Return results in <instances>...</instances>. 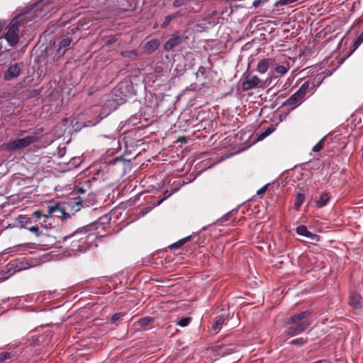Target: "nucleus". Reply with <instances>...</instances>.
Masks as SVG:
<instances>
[{
  "label": "nucleus",
  "mask_w": 363,
  "mask_h": 363,
  "mask_svg": "<svg viewBox=\"0 0 363 363\" xmlns=\"http://www.w3.org/2000/svg\"><path fill=\"white\" fill-rule=\"evenodd\" d=\"M160 41L157 39H153L148 41L143 47L144 52L147 54L153 53L159 47Z\"/></svg>",
  "instance_id": "dca6fc26"
},
{
  "label": "nucleus",
  "mask_w": 363,
  "mask_h": 363,
  "mask_svg": "<svg viewBox=\"0 0 363 363\" xmlns=\"http://www.w3.org/2000/svg\"><path fill=\"white\" fill-rule=\"evenodd\" d=\"M13 357L12 352H0V362H2L6 359H9Z\"/></svg>",
  "instance_id": "72a5a7b5"
},
{
  "label": "nucleus",
  "mask_w": 363,
  "mask_h": 363,
  "mask_svg": "<svg viewBox=\"0 0 363 363\" xmlns=\"http://www.w3.org/2000/svg\"><path fill=\"white\" fill-rule=\"evenodd\" d=\"M281 62V65H279L277 62H272L271 65L272 67H274L273 73L277 77L284 76L290 69L289 60H286L284 62Z\"/></svg>",
  "instance_id": "9b49d317"
},
{
  "label": "nucleus",
  "mask_w": 363,
  "mask_h": 363,
  "mask_svg": "<svg viewBox=\"0 0 363 363\" xmlns=\"http://www.w3.org/2000/svg\"><path fill=\"white\" fill-rule=\"evenodd\" d=\"M241 87L243 91H248L256 88L261 82L260 79L256 76L252 75L248 72H245L241 79Z\"/></svg>",
  "instance_id": "39448f33"
},
{
  "label": "nucleus",
  "mask_w": 363,
  "mask_h": 363,
  "mask_svg": "<svg viewBox=\"0 0 363 363\" xmlns=\"http://www.w3.org/2000/svg\"><path fill=\"white\" fill-rule=\"evenodd\" d=\"M77 192L79 193V194H84L85 193V190H84L82 188L79 187L77 189Z\"/></svg>",
  "instance_id": "49530a36"
},
{
  "label": "nucleus",
  "mask_w": 363,
  "mask_h": 363,
  "mask_svg": "<svg viewBox=\"0 0 363 363\" xmlns=\"http://www.w3.org/2000/svg\"><path fill=\"white\" fill-rule=\"evenodd\" d=\"M23 65L21 62L11 65L4 74V79L5 81H11L18 77L21 72Z\"/></svg>",
  "instance_id": "0eeeda50"
},
{
  "label": "nucleus",
  "mask_w": 363,
  "mask_h": 363,
  "mask_svg": "<svg viewBox=\"0 0 363 363\" xmlns=\"http://www.w3.org/2000/svg\"><path fill=\"white\" fill-rule=\"evenodd\" d=\"M123 316V314L121 313H116L113 314L111 318V323H115L117 320H120Z\"/></svg>",
  "instance_id": "4c0bfd02"
},
{
  "label": "nucleus",
  "mask_w": 363,
  "mask_h": 363,
  "mask_svg": "<svg viewBox=\"0 0 363 363\" xmlns=\"http://www.w3.org/2000/svg\"><path fill=\"white\" fill-rule=\"evenodd\" d=\"M96 225L94 223L79 228L73 233L63 236L59 240V243L69 242V250L72 255H77L86 252L91 246V243L96 238L95 231Z\"/></svg>",
  "instance_id": "f257e3e1"
},
{
  "label": "nucleus",
  "mask_w": 363,
  "mask_h": 363,
  "mask_svg": "<svg viewBox=\"0 0 363 363\" xmlns=\"http://www.w3.org/2000/svg\"><path fill=\"white\" fill-rule=\"evenodd\" d=\"M178 141H180V142L186 141V139L184 137H183V138H179Z\"/></svg>",
  "instance_id": "603ef678"
},
{
  "label": "nucleus",
  "mask_w": 363,
  "mask_h": 363,
  "mask_svg": "<svg viewBox=\"0 0 363 363\" xmlns=\"http://www.w3.org/2000/svg\"><path fill=\"white\" fill-rule=\"evenodd\" d=\"M67 51V49H63L59 47V48L56 50V52L54 55V58L57 60L59 58H60L62 56H63Z\"/></svg>",
  "instance_id": "c9c22d12"
},
{
  "label": "nucleus",
  "mask_w": 363,
  "mask_h": 363,
  "mask_svg": "<svg viewBox=\"0 0 363 363\" xmlns=\"http://www.w3.org/2000/svg\"><path fill=\"white\" fill-rule=\"evenodd\" d=\"M123 161H124V160H123V159L122 158V157H116V158H115L114 160H113L111 162V164H115V163H116V162H123Z\"/></svg>",
  "instance_id": "c03bdc74"
},
{
  "label": "nucleus",
  "mask_w": 363,
  "mask_h": 363,
  "mask_svg": "<svg viewBox=\"0 0 363 363\" xmlns=\"http://www.w3.org/2000/svg\"><path fill=\"white\" fill-rule=\"evenodd\" d=\"M238 213V210L237 209H233L230 211H229L228 213H225L224 216H223L219 220L220 222H225V221H228L230 218L234 215H235L236 213Z\"/></svg>",
  "instance_id": "2f4dec72"
},
{
  "label": "nucleus",
  "mask_w": 363,
  "mask_h": 363,
  "mask_svg": "<svg viewBox=\"0 0 363 363\" xmlns=\"http://www.w3.org/2000/svg\"><path fill=\"white\" fill-rule=\"evenodd\" d=\"M274 130V128L272 125L268 127L264 132H262L258 137L259 140H262L269 135Z\"/></svg>",
  "instance_id": "7c9ffc66"
},
{
  "label": "nucleus",
  "mask_w": 363,
  "mask_h": 363,
  "mask_svg": "<svg viewBox=\"0 0 363 363\" xmlns=\"http://www.w3.org/2000/svg\"><path fill=\"white\" fill-rule=\"evenodd\" d=\"M305 199H306V197H305V195L303 194L298 193L296 194L295 202H294V208L296 211L299 210L300 207L301 206V205L304 202Z\"/></svg>",
  "instance_id": "b1692460"
},
{
  "label": "nucleus",
  "mask_w": 363,
  "mask_h": 363,
  "mask_svg": "<svg viewBox=\"0 0 363 363\" xmlns=\"http://www.w3.org/2000/svg\"><path fill=\"white\" fill-rule=\"evenodd\" d=\"M179 16H180V13L179 11L167 16L164 18V22L161 24V28H166L173 19L176 18L177 17H178Z\"/></svg>",
  "instance_id": "4be33fe9"
},
{
  "label": "nucleus",
  "mask_w": 363,
  "mask_h": 363,
  "mask_svg": "<svg viewBox=\"0 0 363 363\" xmlns=\"http://www.w3.org/2000/svg\"><path fill=\"white\" fill-rule=\"evenodd\" d=\"M20 264V262L17 259L10 262L4 272V278L8 279L16 272L22 270L23 267Z\"/></svg>",
  "instance_id": "f8f14e48"
},
{
  "label": "nucleus",
  "mask_w": 363,
  "mask_h": 363,
  "mask_svg": "<svg viewBox=\"0 0 363 363\" xmlns=\"http://www.w3.org/2000/svg\"><path fill=\"white\" fill-rule=\"evenodd\" d=\"M349 304L354 308H361L363 306V301L361 296L356 292H351L349 297Z\"/></svg>",
  "instance_id": "4468645a"
},
{
  "label": "nucleus",
  "mask_w": 363,
  "mask_h": 363,
  "mask_svg": "<svg viewBox=\"0 0 363 363\" xmlns=\"http://www.w3.org/2000/svg\"><path fill=\"white\" fill-rule=\"evenodd\" d=\"M121 55L130 60H133L137 57V52L136 50H124L121 52Z\"/></svg>",
  "instance_id": "393cba45"
},
{
  "label": "nucleus",
  "mask_w": 363,
  "mask_h": 363,
  "mask_svg": "<svg viewBox=\"0 0 363 363\" xmlns=\"http://www.w3.org/2000/svg\"><path fill=\"white\" fill-rule=\"evenodd\" d=\"M362 40H363V37H362V35H361L359 36V38L357 39V42L361 43Z\"/></svg>",
  "instance_id": "09e8293b"
},
{
  "label": "nucleus",
  "mask_w": 363,
  "mask_h": 363,
  "mask_svg": "<svg viewBox=\"0 0 363 363\" xmlns=\"http://www.w3.org/2000/svg\"><path fill=\"white\" fill-rule=\"evenodd\" d=\"M305 99H303L296 91L284 103V105L295 108L301 104Z\"/></svg>",
  "instance_id": "2eb2a0df"
},
{
  "label": "nucleus",
  "mask_w": 363,
  "mask_h": 363,
  "mask_svg": "<svg viewBox=\"0 0 363 363\" xmlns=\"http://www.w3.org/2000/svg\"><path fill=\"white\" fill-rule=\"evenodd\" d=\"M16 220L18 221V223L20 225L21 228L27 229L26 226L32 225L30 218H28L26 216L20 215Z\"/></svg>",
  "instance_id": "412c9836"
},
{
  "label": "nucleus",
  "mask_w": 363,
  "mask_h": 363,
  "mask_svg": "<svg viewBox=\"0 0 363 363\" xmlns=\"http://www.w3.org/2000/svg\"><path fill=\"white\" fill-rule=\"evenodd\" d=\"M3 26H4V23L2 21H0V32L1 31Z\"/></svg>",
  "instance_id": "3c124183"
},
{
  "label": "nucleus",
  "mask_w": 363,
  "mask_h": 363,
  "mask_svg": "<svg viewBox=\"0 0 363 363\" xmlns=\"http://www.w3.org/2000/svg\"><path fill=\"white\" fill-rule=\"evenodd\" d=\"M38 140L37 135H30L23 138L16 139L8 143L6 145V149L9 151H16L29 146L33 143Z\"/></svg>",
  "instance_id": "20e7f679"
},
{
  "label": "nucleus",
  "mask_w": 363,
  "mask_h": 363,
  "mask_svg": "<svg viewBox=\"0 0 363 363\" xmlns=\"http://www.w3.org/2000/svg\"><path fill=\"white\" fill-rule=\"evenodd\" d=\"M288 4H291L289 0H279V1H277V3L275 4V6H285V5H288Z\"/></svg>",
  "instance_id": "58836bf2"
},
{
  "label": "nucleus",
  "mask_w": 363,
  "mask_h": 363,
  "mask_svg": "<svg viewBox=\"0 0 363 363\" xmlns=\"http://www.w3.org/2000/svg\"><path fill=\"white\" fill-rule=\"evenodd\" d=\"M235 347L233 345H220L218 346L216 352L220 357H224L227 354H230L234 352Z\"/></svg>",
  "instance_id": "6ab92c4d"
},
{
  "label": "nucleus",
  "mask_w": 363,
  "mask_h": 363,
  "mask_svg": "<svg viewBox=\"0 0 363 363\" xmlns=\"http://www.w3.org/2000/svg\"><path fill=\"white\" fill-rule=\"evenodd\" d=\"M308 342L307 337H298L294 340H292L289 344L291 345H298V346H303Z\"/></svg>",
  "instance_id": "cd10ccee"
},
{
  "label": "nucleus",
  "mask_w": 363,
  "mask_h": 363,
  "mask_svg": "<svg viewBox=\"0 0 363 363\" xmlns=\"http://www.w3.org/2000/svg\"><path fill=\"white\" fill-rule=\"evenodd\" d=\"M330 199L331 195L329 192H323L321 193L319 199L315 201V206L318 208H323L328 204Z\"/></svg>",
  "instance_id": "f3484780"
},
{
  "label": "nucleus",
  "mask_w": 363,
  "mask_h": 363,
  "mask_svg": "<svg viewBox=\"0 0 363 363\" xmlns=\"http://www.w3.org/2000/svg\"><path fill=\"white\" fill-rule=\"evenodd\" d=\"M267 0H255L252 3V6L255 8L258 7L260 4L263 1H266Z\"/></svg>",
  "instance_id": "37998d69"
},
{
  "label": "nucleus",
  "mask_w": 363,
  "mask_h": 363,
  "mask_svg": "<svg viewBox=\"0 0 363 363\" xmlns=\"http://www.w3.org/2000/svg\"><path fill=\"white\" fill-rule=\"evenodd\" d=\"M48 213L50 216L54 214L56 217L60 218L63 221L72 218V216L67 213L65 208L59 203L50 206Z\"/></svg>",
  "instance_id": "423d86ee"
},
{
  "label": "nucleus",
  "mask_w": 363,
  "mask_h": 363,
  "mask_svg": "<svg viewBox=\"0 0 363 363\" xmlns=\"http://www.w3.org/2000/svg\"><path fill=\"white\" fill-rule=\"evenodd\" d=\"M196 76L198 79H199V76L203 77V79H206L207 78L206 68L203 66L199 67L197 72L196 73Z\"/></svg>",
  "instance_id": "473e14b6"
},
{
  "label": "nucleus",
  "mask_w": 363,
  "mask_h": 363,
  "mask_svg": "<svg viewBox=\"0 0 363 363\" xmlns=\"http://www.w3.org/2000/svg\"><path fill=\"white\" fill-rule=\"evenodd\" d=\"M270 59H262L261 60L257 66V71L261 74H264L267 72L269 67Z\"/></svg>",
  "instance_id": "aec40b11"
},
{
  "label": "nucleus",
  "mask_w": 363,
  "mask_h": 363,
  "mask_svg": "<svg viewBox=\"0 0 363 363\" xmlns=\"http://www.w3.org/2000/svg\"><path fill=\"white\" fill-rule=\"evenodd\" d=\"M325 138L320 140L312 148L313 152H318L322 150L324 147Z\"/></svg>",
  "instance_id": "c85d7f7f"
},
{
  "label": "nucleus",
  "mask_w": 363,
  "mask_h": 363,
  "mask_svg": "<svg viewBox=\"0 0 363 363\" xmlns=\"http://www.w3.org/2000/svg\"><path fill=\"white\" fill-rule=\"evenodd\" d=\"M161 70H162V67H157V68L155 69V72H161Z\"/></svg>",
  "instance_id": "8fccbe9b"
},
{
  "label": "nucleus",
  "mask_w": 363,
  "mask_h": 363,
  "mask_svg": "<svg viewBox=\"0 0 363 363\" xmlns=\"http://www.w3.org/2000/svg\"><path fill=\"white\" fill-rule=\"evenodd\" d=\"M26 227L27 230L33 233L37 238H40L41 242H43V238L49 236V234L48 233V228L46 224H41L40 226L35 225Z\"/></svg>",
  "instance_id": "9d476101"
},
{
  "label": "nucleus",
  "mask_w": 363,
  "mask_h": 363,
  "mask_svg": "<svg viewBox=\"0 0 363 363\" xmlns=\"http://www.w3.org/2000/svg\"><path fill=\"white\" fill-rule=\"evenodd\" d=\"M72 40L69 38H63L60 43V47L63 49H67L69 46Z\"/></svg>",
  "instance_id": "f704fd0d"
},
{
  "label": "nucleus",
  "mask_w": 363,
  "mask_h": 363,
  "mask_svg": "<svg viewBox=\"0 0 363 363\" xmlns=\"http://www.w3.org/2000/svg\"><path fill=\"white\" fill-rule=\"evenodd\" d=\"M33 216L35 218L40 220L43 217H45V216L43 215V213L40 211H36L33 213Z\"/></svg>",
  "instance_id": "ea45409f"
},
{
  "label": "nucleus",
  "mask_w": 363,
  "mask_h": 363,
  "mask_svg": "<svg viewBox=\"0 0 363 363\" xmlns=\"http://www.w3.org/2000/svg\"><path fill=\"white\" fill-rule=\"evenodd\" d=\"M51 0H40L37 4L36 7L38 9L40 7H43L44 11L45 13L49 12L51 8H52V6H49L50 1Z\"/></svg>",
  "instance_id": "a878e982"
},
{
  "label": "nucleus",
  "mask_w": 363,
  "mask_h": 363,
  "mask_svg": "<svg viewBox=\"0 0 363 363\" xmlns=\"http://www.w3.org/2000/svg\"><path fill=\"white\" fill-rule=\"evenodd\" d=\"M184 38L178 33H173L168 40L164 44L163 48L167 52L172 51L176 47L183 42Z\"/></svg>",
  "instance_id": "6e6552de"
},
{
  "label": "nucleus",
  "mask_w": 363,
  "mask_h": 363,
  "mask_svg": "<svg viewBox=\"0 0 363 363\" xmlns=\"http://www.w3.org/2000/svg\"><path fill=\"white\" fill-rule=\"evenodd\" d=\"M117 40H118V38L117 37H116L114 35L113 36H110L108 38V39L107 40L106 43L110 45V44L116 43Z\"/></svg>",
  "instance_id": "79ce46f5"
},
{
  "label": "nucleus",
  "mask_w": 363,
  "mask_h": 363,
  "mask_svg": "<svg viewBox=\"0 0 363 363\" xmlns=\"http://www.w3.org/2000/svg\"><path fill=\"white\" fill-rule=\"evenodd\" d=\"M79 201L77 202V204L80 203L82 206H84V204L82 203L84 202V200L81 197H79Z\"/></svg>",
  "instance_id": "de8ad7c7"
},
{
  "label": "nucleus",
  "mask_w": 363,
  "mask_h": 363,
  "mask_svg": "<svg viewBox=\"0 0 363 363\" xmlns=\"http://www.w3.org/2000/svg\"><path fill=\"white\" fill-rule=\"evenodd\" d=\"M191 321V317H184V318H182L181 319L177 320L176 323H177V325H179L180 327H186L190 323Z\"/></svg>",
  "instance_id": "c756f323"
},
{
  "label": "nucleus",
  "mask_w": 363,
  "mask_h": 363,
  "mask_svg": "<svg viewBox=\"0 0 363 363\" xmlns=\"http://www.w3.org/2000/svg\"><path fill=\"white\" fill-rule=\"evenodd\" d=\"M296 232L298 235L304 236V237L308 238L312 240H315V241L319 240V235L310 232L308 230L307 227L304 225H298L296 229Z\"/></svg>",
  "instance_id": "ddd939ff"
},
{
  "label": "nucleus",
  "mask_w": 363,
  "mask_h": 363,
  "mask_svg": "<svg viewBox=\"0 0 363 363\" xmlns=\"http://www.w3.org/2000/svg\"><path fill=\"white\" fill-rule=\"evenodd\" d=\"M226 317L225 315H218L215 318V322L212 325V329L218 333L222 328L223 325L226 321Z\"/></svg>",
  "instance_id": "a211bd4d"
},
{
  "label": "nucleus",
  "mask_w": 363,
  "mask_h": 363,
  "mask_svg": "<svg viewBox=\"0 0 363 363\" xmlns=\"http://www.w3.org/2000/svg\"><path fill=\"white\" fill-rule=\"evenodd\" d=\"M190 1L191 0H174L172 5L174 7L178 8L185 5L187 2Z\"/></svg>",
  "instance_id": "e433bc0d"
},
{
  "label": "nucleus",
  "mask_w": 363,
  "mask_h": 363,
  "mask_svg": "<svg viewBox=\"0 0 363 363\" xmlns=\"http://www.w3.org/2000/svg\"><path fill=\"white\" fill-rule=\"evenodd\" d=\"M153 321V318L152 317L146 316L144 318H140L137 321V325L140 327H145L148 325L150 323Z\"/></svg>",
  "instance_id": "bb28decb"
},
{
  "label": "nucleus",
  "mask_w": 363,
  "mask_h": 363,
  "mask_svg": "<svg viewBox=\"0 0 363 363\" xmlns=\"http://www.w3.org/2000/svg\"><path fill=\"white\" fill-rule=\"evenodd\" d=\"M310 314L309 311H305L289 317L286 324L290 326L286 330V333L294 337L303 333L311 325V322L306 320Z\"/></svg>",
  "instance_id": "f03ea898"
},
{
  "label": "nucleus",
  "mask_w": 363,
  "mask_h": 363,
  "mask_svg": "<svg viewBox=\"0 0 363 363\" xmlns=\"http://www.w3.org/2000/svg\"><path fill=\"white\" fill-rule=\"evenodd\" d=\"M268 186H269V184H266V185H264V186H263L262 188H260V189L257 191V195H261V194H262L265 193V192H266V191H267V188H268Z\"/></svg>",
  "instance_id": "a19ab883"
},
{
  "label": "nucleus",
  "mask_w": 363,
  "mask_h": 363,
  "mask_svg": "<svg viewBox=\"0 0 363 363\" xmlns=\"http://www.w3.org/2000/svg\"><path fill=\"white\" fill-rule=\"evenodd\" d=\"M19 21L14 18L10 22L6 28L4 38L8 42L9 45L12 47L16 45L19 42Z\"/></svg>",
  "instance_id": "7ed1b4c3"
},
{
  "label": "nucleus",
  "mask_w": 363,
  "mask_h": 363,
  "mask_svg": "<svg viewBox=\"0 0 363 363\" xmlns=\"http://www.w3.org/2000/svg\"><path fill=\"white\" fill-rule=\"evenodd\" d=\"M312 363H332L329 359H323L318 360L316 362H312Z\"/></svg>",
  "instance_id": "a18cd8bd"
},
{
  "label": "nucleus",
  "mask_w": 363,
  "mask_h": 363,
  "mask_svg": "<svg viewBox=\"0 0 363 363\" xmlns=\"http://www.w3.org/2000/svg\"><path fill=\"white\" fill-rule=\"evenodd\" d=\"M191 238V236H187V237H185L179 240H178L177 242L170 245L169 246V247L170 249H179L182 246H183L184 244H186L188 241H189Z\"/></svg>",
  "instance_id": "5701e85b"
},
{
  "label": "nucleus",
  "mask_w": 363,
  "mask_h": 363,
  "mask_svg": "<svg viewBox=\"0 0 363 363\" xmlns=\"http://www.w3.org/2000/svg\"><path fill=\"white\" fill-rule=\"evenodd\" d=\"M315 87V79H308L305 81L300 88L296 91L298 94L303 98L306 99L307 94L311 95Z\"/></svg>",
  "instance_id": "1a4fd4ad"
}]
</instances>
